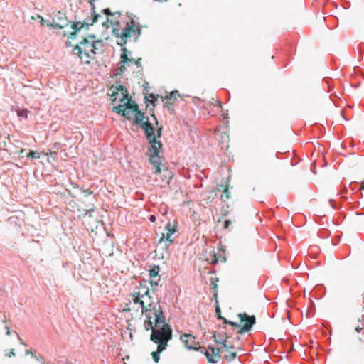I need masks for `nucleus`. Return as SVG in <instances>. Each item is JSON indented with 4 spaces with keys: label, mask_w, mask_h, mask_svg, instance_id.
Here are the masks:
<instances>
[{
    "label": "nucleus",
    "mask_w": 364,
    "mask_h": 364,
    "mask_svg": "<svg viewBox=\"0 0 364 364\" xmlns=\"http://www.w3.org/2000/svg\"><path fill=\"white\" fill-rule=\"evenodd\" d=\"M122 53L121 54L120 58V63L119 64H127L129 65V58H128L127 53L129 54H131V52L129 51L126 48H122Z\"/></svg>",
    "instance_id": "obj_17"
},
{
    "label": "nucleus",
    "mask_w": 364,
    "mask_h": 364,
    "mask_svg": "<svg viewBox=\"0 0 364 364\" xmlns=\"http://www.w3.org/2000/svg\"><path fill=\"white\" fill-rule=\"evenodd\" d=\"M154 323L155 326L159 329L161 328V326H164V324H168L167 323H166V316L163 311L161 312V314L155 315Z\"/></svg>",
    "instance_id": "obj_16"
},
{
    "label": "nucleus",
    "mask_w": 364,
    "mask_h": 364,
    "mask_svg": "<svg viewBox=\"0 0 364 364\" xmlns=\"http://www.w3.org/2000/svg\"><path fill=\"white\" fill-rule=\"evenodd\" d=\"M223 196H225L226 198V199H228L230 198V191L228 190V187L226 186L223 191V194L221 196V198H223Z\"/></svg>",
    "instance_id": "obj_33"
},
{
    "label": "nucleus",
    "mask_w": 364,
    "mask_h": 364,
    "mask_svg": "<svg viewBox=\"0 0 364 364\" xmlns=\"http://www.w3.org/2000/svg\"><path fill=\"white\" fill-rule=\"evenodd\" d=\"M218 249L219 251L225 252V247L222 245L221 244H219L218 246Z\"/></svg>",
    "instance_id": "obj_52"
},
{
    "label": "nucleus",
    "mask_w": 364,
    "mask_h": 364,
    "mask_svg": "<svg viewBox=\"0 0 364 364\" xmlns=\"http://www.w3.org/2000/svg\"><path fill=\"white\" fill-rule=\"evenodd\" d=\"M71 184H72V186H73V187L74 188H79L78 185L76 184V183H71Z\"/></svg>",
    "instance_id": "obj_59"
},
{
    "label": "nucleus",
    "mask_w": 364,
    "mask_h": 364,
    "mask_svg": "<svg viewBox=\"0 0 364 364\" xmlns=\"http://www.w3.org/2000/svg\"><path fill=\"white\" fill-rule=\"evenodd\" d=\"M38 18L41 19V26H44L45 24L47 25L48 23H50L49 21H46L45 19H43V18L41 16H38Z\"/></svg>",
    "instance_id": "obj_44"
},
{
    "label": "nucleus",
    "mask_w": 364,
    "mask_h": 364,
    "mask_svg": "<svg viewBox=\"0 0 364 364\" xmlns=\"http://www.w3.org/2000/svg\"><path fill=\"white\" fill-rule=\"evenodd\" d=\"M220 260L223 262H226V257H221Z\"/></svg>",
    "instance_id": "obj_63"
},
{
    "label": "nucleus",
    "mask_w": 364,
    "mask_h": 364,
    "mask_svg": "<svg viewBox=\"0 0 364 364\" xmlns=\"http://www.w3.org/2000/svg\"><path fill=\"white\" fill-rule=\"evenodd\" d=\"M76 36H77V32L73 31V32L70 33V34L68 36V39H75L76 38Z\"/></svg>",
    "instance_id": "obj_41"
},
{
    "label": "nucleus",
    "mask_w": 364,
    "mask_h": 364,
    "mask_svg": "<svg viewBox=\"0 0 364 364\" xmlns=\"http://www.w3.org/2000/svg\"><path fill=\"white\" fill-rule=\"evenodd\" d=\"M149 220L150 222L154 223V222L156 221V216L154 215H150L149 217Z\"/></svg>",
    "instance_id": "obj_49"
},
{
    "label": "nucleus",
    "mask_w": 364,
    "mask_h": 364,
    "mask_svg": "<svg viewBox=\"0 0 364 364\" xmlns=\"http://www.w3.org/2000/svg\"><path fill=\"white\" fill-rule=\"evenodd\" d=\"M102 13L108 16L114 15V14L111 11V10L109 8L104 9L102 10Z\"/></svg>",
    "instance_id": "obj_35"
},
{
    "label": "nucleus",
    "mask_w": 364,
    "mask_h": 364,
    "mask_svg": "<svg viewBox=\"0 0 364 364\" xmlns=\"http://www.w3.org/2000/svg\"><path fill=\"white\" fill-rule=\"evenodd\" d=\"M131 296H132V299L133 302L135 304H139L140 306H141V304H144L145 303V301L141 299L143 298L141 297V292L140 291L134 292V293L132 294Z\"/></svg>",
    "instance_id": "obj_19"
},
{
    "label": "nucleus",
    "mask_w": 364,
    "mask_h": 364,
    "mask_svg": "<svg viewBox=\"0 0 364 364\" xmlns=\"http://www.w3.org/2000/svg\"><path fill=\"white\" fill-rule=\"evenodd\" d=\"M162 130H163V127H159L156 130V132L155 133L156 134V139L160 138L161 136V134H162Z\"/></svg>",
    "instance_id": "obj_34"
},
{
    "label": "nucleus",
    "mask_w": 364,
    "mask_h": 364,
    "mask_svg": "<svg viewBox=\"0 0 364 364\" xmlns=\"http://www.w3.org/2000/svg\"><path fill=\"white\" fill-rule=\"evenodd\" d=\"M151 311H149V312H147V313L144 314V315H145V316H146V320H151L152 316H151Z\"/></svg>",
    "instance_id": "obj_51"
},
{
    "label": "nucleus",
    "mask_w": 364,
    "mask_h": 364,
    "mask_svg": "<svg viewBox=\"0 0 364 364\" xmlns=\"http://www.w3.org/2000/svg\"><path fill=\"white\" fill-rule=\"evenodd\" d=\"M144 329L146 331L151 330V334H153L154 330H156L157 331H160L164 330V328H166L167 327V328H168V330L171 332V334L173 335L172 328H171V326L169 324H164V326H161V328H160L159 329L156 326L155 327L153 326V322L151 321V320H146V319L145 321H144Z\"/></svg>",
    "instance_id": "obj_13"
},
{
    "label": "nucleus",
    "mask_w": 364,
    "mask_h": 364,
    "mask_svg": "<svg viewBox=\"0 0 364 364\" xmlns=\"http://www.w3.org/2000/svg\"><path fill=\"white\" fill-rule=\"evenodd\" d=\"M141 297L142 298H145V297H148L149 300L150 301L151 297L149 294V289L148 288H146V290L144 293H141Z\"/></svg>",
    "instance_id": "obj_32"
},
{
    "label": "nucleus",
    "mask_w": 364,
    "mask_h": 364,
    "mask_svg": "<svg viewBox=\"0 0 364 364\" xmlns=\"http://www.w3.org/2000/svg\"><path fill=\"white\" fill-rule=\"evenodd\" d=\"M151 117H152L154 118V119L156 121V124H158V121H157V119H156V115H155L154 114H153L151 115Z\"/></svg>",
    "instance_id": "obj_62"
},
{
    "label": "nucleus",
    "mask_w": 364,
    "mask_h": 364,
    "mask_svg": "<svg viewBox=\"0 0 364 364\" xmlns=\"http://www.w3.org/2000/svg\"><path fill=\"white\" fill-rule=\"evenodd\" d=\"M237 316L240 318V322L244 323V325L237 331V333L243 334L250 331L256 323V317L254 315L250 316L246 313H240Z\"/></svg>",
    "instance_id": "obj_5"
},
{
    "label": "nucleus",
    "mask_w": 364,
    "mask_h": 364,
    "mask_svg": "<svg viewBox=\"0 0 364 364\" xmlns=\"http://www.w3.org/2000/svg\"><path fill=\"white\" fill-rule=\"evenodd\" d=\"M149 161L150 163L155 167L156 171H154V173L159 174L161 172V157L159 154L158 156L154 155H150L149 157Z\"/></svg>",
    "instance_id": "obj_14"
},
{
    "label": "nucleus",
    "mask_w": 364,
    "mask_h": 364,
    "mask_svg": "<svg viewBox=\"0 0 364 364\" xmlns=\"http://www.w3.org/2000/svg\"><path fill=\"white\" fill-rule=\"evenodd\" d=\"M18 336V340L19 341L21 345H26V343H24L23 340L17 334Z\"/></svg>",
    "instance_id": "obj_56"
},
{
    "label": "nucleus",
    "mask_w": 364,
    "mask_h": 364,
    "mask_svg": "<svg viewBox=\"0 0 364 364\" xmlns=\"http://www.w3.org/2000/svg\"><path fill=\"white\" fill-rule=\"evenodd\" d=\"M31 354L33 355V352L31 350H26V355Z\"/></svg>",
    "instance_id": "obj_61"
},
{
    "label": "nucleus",
    "mask_w": 364,
    "mask_h": 364,
    "mask_svg": "<svg viewBox=\"0 0 364 364\" xmlns=\"http://www.w3.org/2000/svg\"><path fill=\"white\" fill-rule=\"evenodd\" d=\"M148 142L151 144L149 148V151L151 153L150 155L158 156L161 151L162 143L156 139L148 141Z\"/></svg>",
    "instance_id": "obj_12"
},
{
    "label": "nucleus",
    "mask_w": 364,
    "mask_h": 364,
    "mask_svg": "<svg viewBox=\"0 0 364 364\" xmlns=\"http://www.w3.org/2000/svg\"><path fill=\"white\" fill-rule=\"evenodd\" d=\"M159 97V95H155L154 93H151L149 95V97L151 99L152 101H156Z\"/></svg>",
    "instance_id": "obj_43"
},
{
    "label": "nucleus",
    "mask_w": 364,
    "mask_h": 364,
    "mask_svg": "<svg viewBox=\"0 0 364 364\" xmlns=\"http://www.w3.org/2000/svg\"><path fill=\"white\" fill-rule=\"evenodd\" d=\"M6 355L9 356V358L14 357L15 356L14 350L10 349L9 353H6Z\"/></svg>",
    "instance_id": "obj_42"
},
{
    "label": "nucleus",
    "mask_w": 364,
    "mask_h": 364,
    "mask_svg": "<svg viewBox=\"0 0 364 364\" xmlns=\"http://www.w3.org/2000/svg\"><path fill=\"white\" fill-rule=\"evenodd\" d=\"M141 58H138L137 60H134V63L137 66V68H140L141 66Z\"/></svg>",
    "instance_id": "obj_48"
},
{
    "label": "nucleus",
    "mask_w": 364,
    "mask_h": 364,
    "mask_svg": "<svg viewBox=\"0 0 364 364\" xmlns=\"http://www.w3.org/2000/svg\"><path fill=\"white\" fill-rule=\"evenodd\" d=\"M125 106L124 103L123 105H119L113 108V111L117 114H119L122 116V113L124 110Z\"/></svg>",
    "instance_id": "obj_27"
},
{
    "label": "nucleus",
    "mask_w": 364,
    "mask_h": 364,
    "mask_svg": "<svg viewBox=\"0 0 364 364\" xmlns=\"http://www.w3.org/2000/svg\"><path fill=\"white\" fill-rule=\"evenodd\" d=\"M164 107L165 108H167L168 110H171V106H170L171 102H169L168 101H164Z\"/></svg>",
    "instance_id": "obj_47"
},
{
    "label": "nucleus",
    "mask_w": 364,
    "mask_h": 364,
    "mask_svg": "<svg viewBox=\"0 0 364 364\" xmlns=\"http://www.w3.org/2000/svg\"><path fill=\"white\" fill-rule=\"evenodd\" d=\"M100 17V14H95L94 17L92 18L91 23H87V21L86 20H84L83 22H74L71 24V28L73 30V31L77 33V31H80L82 28H85L87 30H88L90 26L96 23Z\"/></svg>",
    "instance_id": "obj_9"
},
{
    "label": "nucleus",
    "mask_w": 364,
    "mask_h": 364,
    "mask_svg": "<svg viewBox=\"0 0 364 364\" xmlns=\"http://www.w3.org/2000/svg\"><path fill=\"white\" fill-rule=\"evenodd\" d=\"M152 306V302L150 301V302L148 304L147 306H145L144 304H141V313L142 314H144L149 311H151V307Z\"/></svg>",
    "instance_id": "obj_24"
},
{
    "label": "nucleus",
    "mask_w": 364,
    "mask_h": 364,
    "mask_svg": "<svg viewBox=\"0 0 364 364\" xmlns=\"http://www.w3.org/2000/svg\"><path fill=\"white\" fill-rule=\"evenodd\" d=\"M115 90L116 91H113L112 96L116 97L118 95V92L121 91L123 95L122 98L120 99L121 102H123L125 100V98H128V96H129L127 89L124 85H117L115 86Z\"/></svg>",
    "instance_id": "obj_15"
},
{
    "label": "nucleus",
    "mask_w": 364,
    "mask_h": 364,
    "mask_svg": "<svg viewBox=\"0 0 364 364\" xmlns=\"http://www.w3.org/2000/svg\"><path fill=\"white\" fill-rule=\"evenodd\" d=\"M180 340L184 343L185 347L188 350L200 351L204 354L209 363L216 364L221 358L219 348L208 346V349L204 347H193L191 344L195 343V337L191 334L183 333L181 336Z\"/></svg>",
    "instance_id": "obj_1"
},
{
    "label": "nucleus",
    "mask_w": 364,
    "mask_h": 364,
    "mask_svg": "<svg viewBox=\"0 0 364 364\" xmlns=\"http://www.w3.org/2000/svg\"><path fill=\"white\" fill-rule=\"evenodd\" d=\"M151 312L153 313L154 317H155V315L161 314V312L163 311L159 303H156V304L152 303V306L151 307Z\"/></svg>",
    "instance_id": "obj_21"
},
{
    "label": "nucleus",
    "mask_w": 364,
    "mask_h": 364,
    "mask_svg": "<svg viewBox=\"0 0 364 364\" xmlns=\"http://www.w3.org/2000/svg\"><path fill=\"white\" fill-rule=\"evenodd\" d=\"M26 156L31 159H37L39 158V154L37 151L30 150Z\"/></svg>",
    "instance_id": "obj_30"
},
{
    "label": "nucleus",
    "mask_w": 364,
    "mask_h": 364,
    "mask_svg": "<svg viewBox=\"0 0 364 364\" xmlns=\"http://www.w3.org/2000/svg\"><path fill=\"white\" fill-rule=\"evenodd\" d=\"M177 222L176 221L174 224L171 226V223L168 222L166 226L165 229L168 231L166 234L162 233L161 237L159 240V243L162 242H165V249L166 252L168 251L170 245L173 242L175 237H172V235L177 231Z\"/></svg>",
    "instance_id": "obj_6"
},
{
    "label": "nucleus",
    "mask_w": 364,
    "mask_h": 364,
    "mask_svg": "<svg viewBox=\"0 0 364 364\" xmlns=\"http://www.w3.org/2000/svg\"><path fill=\"white\" fill-rule=\"evenodd\" d=\"M5 329L6 330V334L7 336H9V335L11 334V331H10L9 328L7 326H5Z\"/></svg>",
    "instance_id": "obj_54"
},
{
    "label": "nucleus",
    "mask_w": 364,
    "mask_h": 364,
    "mask_svg": "<svg viewBox=\"0 0 364 364\" xmlns=\"http://www.w3.org/2000/svg\"><path fill=\"white\" fill-rule=\"evenodd\" d=\"M70 23V21L67 19L65 13L58 11L56 14H53V22L48 23L47 26L54 29H63L68 26Z\"/></svg>",
    "instance_id": "obj_7"
},
{
    "label": "nucleus",
    "mask_w": 364,
    "mask_h": 364,
    "mask_svg": "<svg viewBox=\"0 0 364 364\" xmlns=\"http://www.w3.org/2000/svg\"><path fill=\"white\" fill-rule=\"evenodd\" d=\"M218 278L216 279L215 282H214L212 279L211 283H210V287L214 290L213 297L215 298V299H217V297H218V290H217L218 284H216V282H218Z\"/></svg>",
    "instance_id": "obj_25"
},
{
    "label": "nucleus",
    "mask_w": 364,
    "mask_h": 364,
    "mask_svg": "<svg viewBox=\"0 0 364 364\" xmlns=\"http://www.w3.org/2000/svg\"><path fill=\"white\" fill-rule=\"evenodd\" d=\"M112 35L119 38L120 41L117 44L122 46L127 42V38L133 37L134 42H136L141 34V26L136 23L135 21L132 18L126 23L125 28L120 33L119 28H114L112 29Z\"/></svg>",
    "instance_id": "obj_2"
},
{
    "label": "nucleus",
    "mask_w": 364,
    "mask_h": 364,
    "mask_svg": "<svg viewBox=\"0 0 364 364\" xmlns=\"http://www.w3.org/2000/svg\"><path fill=\"white\" fill-rule=\"evenodd\" d=\"M132 124L140 127L144 131L146 139L147 141L156 139L154 128L149 122V119L145 114H138L136 119H133Z\"/></svg>",
    "instance_id": "obj_4"
},
{
    "label": "nucleus",
    "mask_w": 364,
    "mask_h": 364,
    "mask_svg": "<svg viewBox=\"0 0 364 364\" xmlns=\"http://www.w3.org/2000/svg\"><path fill=\"white\" fill-rule=\"evenodd\" d=\"M168 329V328L166 327L160 331L154 330L153 334L150 336V340L157 344L156 350L151 353L152 358L155 363L159 361L160 354L166 349L168 341L172 339L173 335Z\"/></svg>",
    "instance_id": "obj_3"
},
{
    "label": "nucleus",
    "mask_w": 364,
    "mask_h": 364,
    "mask_svg": "<svg viewBox=\"0 0 364 364\" xmlns=\"http://www.w3.org/2000/svg\"><path fill=\"white\" fill-rule=\"evenodd\" d=\"M360 188L364 190V181L362 182V183L360 185Z\"/></svg>",
    "instance_id": "obj_64"
},
{
    "label": "nucleus",
    "mask_w": 364,
    "mask_h": 364,
    "mask_svg": "<svg viewBox=\"0 0 364 364\" xmlns=\"http://www.w3.org/2000/svg\"><path fill=\"white\" fill-rule=\"evenodd\" d=\"M125 100H127V102L124 103L125 108L134 112V117L133 119H136L139 113L145 114L139 109V105L135 102L132 101L129 96H128V98H125Z\"/></svg>",
    "instance_id": "obj_11"
},
{
    "label": "nucleus",
    "mask_w": 364,
    "mask_h": 364,
    "mask_svg": "<svg viewBox=\"0 0 364 364\" xmlns=\"http://www.w3.org/2000/svg\"><path fill=\"white\" fill-rule=\"evenodd\" d=\"M102 40H97V41H93L91 44H90V47H91V49L90 50V53L92 55H95L97 52H96V50L98 49V45H100L102 44Z\"/></svg>",
    "instance_id": "obj_20"
},
{
    "label": "nucleus",
    "mask_w": 364,
    "mask_h": 364,
    "mask_svg": "<svg viewBox=\"0 0 364 364\" xmlns=\"http://www.w3.org/2000/svg\"><path fill=\"white\" fill-rule=\"evenodd\" d=\"M124 65L125 64H120V65L116 69V73H114L115 75H120L124 73L126 70Z\"/></svg>",
    "instance_id": "obj_29"
},
{
    "label": "nucleus",
    "mask_w": 364,
    "mask_h": 364,
    "mask_svg": "<svg viewBox=\"0 0 364 364\" xmlns=\"http://www.w3.org/2000/svg\"><path fill=\"white\" fill-rule=\"evenodd\" d=\"M82 54H84L87 58H92V55L90 52H87V50H84V53L82 52Z\"/></svg>",
    "instance_id": "obj_50"
},
{
    "label": "nucleus",
    "mask_w": 364,
    "mask_h": 364,
    "mask_svg": "<svg viewBox=\"0 0 364 364\" xmlns=\"http://www.w3.org/2000/svg\"><path fill=\"white\" fill-rule=\"evenodd\" d=\"M219 259L218 258L215 253L213 255V259L210 262V264H216L218 262Z\"/></svg>",
    "instance_id": "obj_36"
},
{
    "label": "nucleus",
    "mask_w": 364,
    "mask_h": 364,
    "mask_svg": "<svg viewBox=\"0 0 364 364\" xmlns=\"http://www.w3.org/2000/svg\"><path fill=\"white\" fill-rule=\"evenodd\" d=\"M68 192L69 196H70L71 197L75 198V197L76 196H75L73 193H72L70 191L68 190Z\"/></svg>",
    "instance_id": "obj_57"
},
{
    "label": "nucleus",
    "mask_w": 364,
    "mask_h": 364,
    "mask_svg": "<svg viewBox=\"0 0 364 364\" xmlns=\"http://www.w3.org/2000/svg\"><path fill=\"white\" fill-rule=\"evenodd\" d=\"M80 191L81 193H82L84 194V196L85 197H87V196H90V194L92 193V191H90L88 189L84 190L82 188H80Z\"/></svg>",
    "instance_id": "obj_37"
},
{
    "label": "nucleus",
    "mask_w": 364,
    "mask_h": 364,
    "mask_svg": "<svg viewBox=\"0 0 364 364\" xmlns=\"http://www.w3.org/2000/svg\"><path fill=\"white\" fill-rule=\"evenodd\" d=\"M218 319L222 320L223 323H225V324H228V325L230 324V321L228 320L225 317H223L221 315L218 316Z\"/></svg>",
    "instance_id": "obj_38"
},
{
    "label": "nucleus",
    "mask_w": 364,
    "mask_h": 364,
    "mask_svg": "<svg viewBox=\"0 0 364 364\" xmlns=\"http://www.w3.org/2000/svg\"><path fill=\"white\" fill-rule=\"evenodd\" d=\"M329 203L331 204V206L333 208V209H336V207L335 206V201L333 199H330L329 200Z\"/></svg>",
    "instance_id": "obj_53"
},
{
    "label": "nucleus",
    "mask_w": 364,
    "mask_h": 364,
    "mask_svg": "<svg viewBox=\"0 0 364 364\" xmlns=\"http://www.w3.org/2000/svg\"><path fill=\"white\" fill-rule=\"evenodd\" d=\"M232 224V222L230 220H225L224 221V228L225 229H228L229 228V226Z\"/></svg>",
    "instance_id": "obj_39"
},
{
    "label": "nucleus",
    "mask_w": 364,
    "mask_h": 364,
    "mask_svg": "<svg viewBox=\"0 0 364 364\" xmlns=\"http://www.w3.org/2000/svg\"><path fill=\"white\" fill-rule=\"evenodd\" d=\"M239 335L240 334H237L236 337L231 340L232 343H235V345H237V343L240 341V337L239 336Z\"/></svg>",
    "instance_id": "obj_40"
},
{
    "label": "nucleus",
    "mask_w": 364,
    "mask_h": 364,
    "mask_svg": "<svg viewBox=\"0 0 364 364\" xmlns=\"http://www.w3.org/2000/svg\"><path fill=\"white\" fill-rule=\"evenodd\" d=\"M215 311H216V314H217L218 316L219 315H221V314H220V312H221V311H220V307H219L218 306H216Z\"/></svg>",
    "instance_id": "obj_55"
},
{
    "label": "nucleus",
    "mask_w": 364,
    "mask_h": 364,
    "mask_svg": "<svg viewBox=\"0 0 364 364\" xmlns=\"http://www.w3.org/2000/svg\"><path fill=\"white\" fill-rule=\"evenodd\" d=\"M28 111L27 109H21L18 112V116L23 118L28 117Z\"/></svg>",
    "instance_id": "obj_31"
},
{
    "label": "nucleus",
    "mask_w": 364,
    "mask_h": 364,
    "mask_svg": "<svg viewBox=\"0 0 364 364\" xmlns=\"http://www.w3.org/2000/svg\"><path fill=\"white\" fill-rule=\"evenodd\" d=\"M166 171H167L168 174V177L169 178H172V173L171 171H168L167 169H166Z\"/></svg>",
    "instance_id": "obj_58"
},
{
    "label": "nucleus",
    "mask_w": 364,
    "mask_h": 364,
    "mask_svg": "<svg viewBox=\"0 0 364 364\" xmlns=\"http://www.w3.org/2000/svg\"><path fill=\"white\" fill-rule=\"evenodd\" d=\"M225 339H222L221 341L217 340L215 333H214V335H213V337L215 338L214 341L218 344L222 345L221 348H219L220 350H221L222 348H225L226 351H228V352H230V350H234V349L242 350L241 346H240L238 345H235V343H232V341L230 340H228L229 338H230V336H229L228 334V333H225ZM220 351L221 350H220Z\"/></svg>",
    "instance_id": "obj_8"
},
{
    "label": "nucleus",
    "mask_w": 364,
    "mask_h": 364,
    "mask_svg": "<svg viewBox=\"0 0 364 364\" xmlns=\"http://www.w3.org/2000/svg\"><path fill=\"white\" fill-rule=\"evenodd\" d=\"M225 332H222L220 333H218V338H217V340L221 341L222 339H225Z\"/></svg>",
    "instance_id": "obj_46"
},
{
    "label": "nucleus",
    "mask_w": 364,
    "mask_h": 364,
    "mask_svg": "<svg viewBox=\"0 0 364 364\" xmlns=\"http://www.w3.org/2000/svg\"><path fill=\"white\" fill-rule=\"evenodd\" d=\"M362 329H363V327H360V326H358V327H356V328H355V330L357 331V332H360Z\"/></svg>",
    "instance_id": "obj_60"
},
{
    "label": "nucleus",
    "mask_w": 364,
    "mask_h": 364,
    "mask_svg": "<svg viewBox=\"0 0 364 364\" xmlns=\"http://www.w3.org/2000/svg\"><path fill=\"white\" fill-rule=\"evenodd\" d=\"M82 50H83V48L80 45H76L73 48V51L75 52V53H76L77 55V56L79 57V58L80 60L82 59Z\"/></svg>",
    "instance_id": "obj_23"
},
{
    "label": "nucleus",
    "mask_w": 364,
    "mask_h": 364,
    "mask_svg": "<svg viewBox=\"0 0 364 364\" xmlns=\"http://www.w3.org/2000/svg\"><path fill=\"white\" fill-rule=\"evenodd\" d=\"M90 42L87 38H84L80 43V45L82 46L84 50H87L88 49H91Z\"/></svg>",
    "instance_id": "obj_22"
},
{
    "label": "nucleus",
    "mask_w": 364,
    "mask_h": 364,
    "mask_svg": "<svg viewBox=\"0 0 364 364\" xmlns=\"http://www.w3.org/2000/svg\"><path fill=\"white\" fill-rule=\"evenodd\" d=\"M133 112L132 110H129L124 108V110L122 113V117H125L127 119H131L132 118Z\"/></svg>",
    "instance_id": "obj_28"
},
{
    "label": "nucleus",
    "mask_w": 364,
    "mask_h": 364,
    "mask_svg": "<svg viewBox=\"0 0 364 364\" xmlns=\"http://www.w3.org/2000/svg\"><path fill=\"white\" fill-rule=\"evenodd\" d=\"M178 95H179L178 91L174 90V91H172L168 95L161 96V98L162 102L168 101V102H171V100H173V101L176 100V97Z\"/></svg>",
    "instance_id": "obj_18"
},
{
    "label": "nucleus",
    "mask_w": 364,
    "mask_h": 364,
    "mask_svg": "<svg viewBox=\"0 0 364 364\" xmlns=\"http://www.w3.org/2000/svg\"><path fill=\"white\" fill-rule=\"evenodd\" d=\"M230 326H232V327H235V328H240V324L237 323H235L234 321H230Z\"/></svg>",
    "instance_id": "obj_45"
},
{
    "label": "nucleus",
    "mask_w": 364,
    "mask_h": 364,
    "mask_svg": "<svg viewBox=\"0 0 364 364\" xmlns=\"http://www.w3.org/2000/svg\"><path fill=\"white\" fill-rule=\"evenodd\" d=\"M149 277H150V284L151 286H157L159 284V282L160 280V277H159V273L160 272V267L159 265H154L149 269Z\"/></svg>",
    "instance_id": "obj_10"
},
{
    "label": "nucleus",
    "mask_w": 364,
    "mask_h": 364,
    "mask_svg": "<svg viewBox=\"0 0 364 364\" xmlns=\"http://www.w3.org/2000/svg\"><path fill=\"white\" fill-rule=\"evenodd\" d=\"M237 353L236 352H230V354H227L224 356V359L227 362H230L233 360H235L237 358Z\"/></svg>",
    "instance_id": "obj_26"
}]
</instances>
